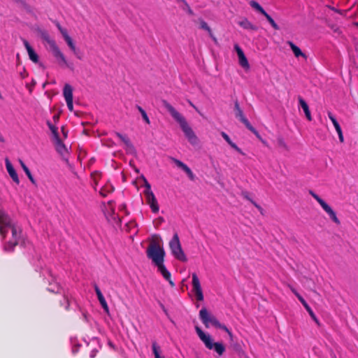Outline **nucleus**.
<instances>
[{"instance_id":"f257e3e1","label":"nucleus","mask_w":358,"mask_h":358,"mask_svg":"<svg viewBox=\"0 0 358 358\" xmlns=\"http://www.w3.org/2000/svg\"><path fill=\"white\" fill-rule=\"evenodd\" d=\"M8 222H4V219H0V235L4 239L7 235L8 229L11 230L12 239L5 243L3 246L4 251L11 252L14 251V248L18 245L19 240L21 237V229L17 227L12 222L10 217L6 214Z\"/></svg>"},{"instance_id":"f03ea898","label":"nucleus","mask_w":358,"mask_h":358,"mask_svg":"<svg viewBox=\"0 0 358 358\" xmlns=\"http://www.w3.org/2000/svg\"><path fill=\"white\" fill-rule=\"evenodd\" d=\"M162 105L169 112L173 118L178 122L185 136L192 145H196L199 142L198 138L192 129L189 126L185 118L178 112L167 101L162 100Z\"/></svg>"},{"instance_id":"7ed1b4c3","label":"nucleus","mask_w":358,"mask_h":358,"mask_svg":"<svg viewBox=\"0 0 358 358\" xmlns=\"http://www.w3.org/2000/svg\"><path fill=\"white\" fill-rule=\"evenodd\" d=\"M161 241L159 235H153L146 250L147 257L152 260L155 266L164 262L166 252L164 248L159 244Z\"/></svg>"},{"instance_id":"20e7f679","label":"nucleus","mask_w":358,"mask_h":358,"mask_svg":"<svg viewBox=\"0 0 358 358\" xmlns=\"http://www.w3.org/2000/svg\"><path fill=\"white\" fill-rule=\"evenodd\" d=\"M38 34L41 38L50 45V48L52 55L56 59L59 60V64L67 66L68 63L64 54L59 50V47L56 44V42L50 37L48 31L45 30L40 29L38 30Z\"/></svg>"},{"instance_id":"39448f33","label":"nucleus","mask_w":358,"mask_h":358,"mask_svg":"<svg viewBox=\"0 0 358 358\" xmlns=\"http://www.w3.org/2000/svg\"><path fill=\"white\" fill-rule=\"evenodd\" d=\"M195 330L201 341L204 343L206 348L209 350H214L220 356H222L224 354L225 347L222 343H213L211 336L208 334H206L198 326L195 327Z\"/></svg>"},{"instance_id":"423d86ee","label":"nucleus","mask_w":358,"mask_h":358,"mask_svg":"<svg viewBox=\"0 0 358 358\" xmlns=\"http://www.w3.org/2000/svg\"><path fill=\"white\" fill-rule=\"evenodd\" d=\"M169 248L172 255L176 259L182 262L187 261V258L182 249L179 236L177 233L173 234V238L170 241Z\"/></svg>"},{"instance_id":"0eeeda50","label":"nucleus","mask_w":358,"mask_h":358,"mask_svg":"<svg viewBox=\"0 0 358 358\" xmlns=\"http://www.w3.org/2000/svg\"><path fill=\"white\" fill-rule=\"evenodd\" d=\"M141 178L143 180L144 187H145L143 193L146 203L150 206L152 211L154 213H157L159 212V208L157 199L151 189V185L143 176H141Z\"/></svg>"},{"instance_id":"6e6552de","label":"nucleus","mask_w":358,"mask_h":358,"mask_svg":"<svg viewBox=\"0 0 358 358\" xmlns=\"http://www.w3.org/2000/svg\"><path fill=\"white\" fill-rule=\"evenodd\" d=\"M234 112L236 117L238 118L247 129L252 131L256 136L259 138L260 136L258 131L251 125L248 120L244 115L243 111L241 108L238 101L234 102Z\"/></svg>"},{"instance_id":"1a4fd4ad","label":"nucleus","mask_w":358,"mask_h":358,"mask_svg":"<svg viewBox=\"0 0 358 358\" xmlns=\"http://www.w3.org/2000/svg\"><path fill=\"white\" fill-rule=\"evenodd\" d=\"M309 193L320 203L322 209L329 215L332 221L336 224H339L341 223L340 220L337 217L336 214L333 209L314 192L310 191Z\"/></svg>"},{"instance_id":"9d476101","label":"nucleus","mask_w":358,"mask_h":358,"mask_svg":"<svg viewBox=\"0 0 358 358\" xmlns=\"http://www.w3.org/2000/svg\"><path fill=\"white\" fill-rule=\"evenodd\" d=\"M199 318L206 328H209L210 325L215 327L219 322L218 320L205 307L200 310Z\"/></svg>"},{"instance_id":"9b49d317","label":"nucleus","mask_w":358,"mask_h":358,"mask_svg":"<svg viewBox=\"0 0 358 358\" xmlns=\"http://www.w3.org/2000/svg\"><path fill=\"white\" fill-rule=\"evenodd\" d=\"M192 291L196 295L197 301H201L203 300V294L201 287L199 279L196 273H192Z\"/></svg>"},{"instance_id":"f8f14e48","label":"nucleus","mask_w":358,"mask_h":358,"mask_svg":"<svg viewBox=\"0 0 358 358\" xmlns=\"http://www.w3.org/2000/svg\"><path fill=\"white\" fill-rule=\"evenodd\" d=\"M234 49L238 57L239 64L245 69H249L250 65L241 47L238 44L234 45Z\"/></svg>"},{"instance_id":"ddd939ff","label":"nucleus","mask_w":358,"mask_h":358,"mask_svg":"<svg viewBox=\"0 0 358 358\" xmlns=\"http://www.w3.org/2000/svg\"><path fill=\"white\" fill-rule=\"evenodd\" d=\"M171 161L180 169H181L182 170H183L186 173L187 175L188 176L189 178L191 180H194L195 179V176L194 174L193 173V172L192 171V170L185 164L183 163L182 162H181L180 160L178 159H176V158H173L172 157L171 158Z\"/></svg>"},{"instance_id":"4468645a","label":"nucleus","mask_w":358,"mask_h":358,"mask_svg":"<svg viewBox=\"0 0 358 358\" xmlns=\"http://www.w3.org/2000/svg\"><path fill=\"white\" fill-rule=\"evenodd\" d=\"M164 262L163 263H161L158 265H156V266L158 268V271L160 272V273L162 275V276L164 277V278L165 280H166L169 285L171 286V287H174L175 286V284L173 282V281L171 280V273L166 269V266H164Z\"/></svg>"},{"instance_id":"2eb2a0df","label":"nucleus","mask_w":358,"mask_h":358,"mask_svg":"<svg viewBox=\"0 0 358 358\" xmlns=\"http://www.w3.org/2000/svg\"><path fill=\"white\" fill-rule=\"evenodd\" d=\"M23 44L28 52L30 60H31L34 63H38L39 61L38 55L34 51L33 48L29 45V42L27 40L23 39Z\"/></svg>"},{"instance_id":"dca6fc26","label":"nucleus","mask_w":358,"mask_h":358,"mask_svg":"<svg viewBox=\"0 0 358 358\" xmlns=\"http://www.w3.org/2000/svg\"><path fill=\"white\" fill-rule=\"evenodd\" d=\"M115 135L124 143L126 146V150L129 153H134L136 152L134 145L130 141L129 138L120 133L116 132Z\"/></svg>"},{"instance_id":"f3484780","label":"nucleus","mask_w":358,"mask_h":358,"mask_svg":"<svg viewBox=\"0 0 358 358\" xmlns=\"http://www.w3.org/2000/svg\"><path fill=\"white\" fill-rule=\"evenodd\" d=\"M296 296L299 299V300L301 301V303L303 304L306 310L309 313L311 318L315 322V323L317 324V326H320V322H319L318 319L317 318L315 314L313 313L311 308L308 306V304L306 303V301L304 300V299L299 295V294L295 292Z\"/></svg>"},{"instance_id":"a211bd4d","label":"nucleus","mask_w":358,"mask_h":358,"mask_svg":"<svg viewBox=\"0 0 358 358\" xmlns=\"http://www.w3.org/2000/svg\"><path fill=\"white\" fill-rule=\"evenodd\" d=\"M5 162H6V167L8 174L13 179V180L16 184L18 185L20 183V180H19L18 176H17L13 166L12 165V164L10 163V162L9 161V159L8 158L6 159Z\"/></svg>"},{"instance_id":"6ab92c4d","label":"nucleus","mask_w":358,"mask_h":358,"mask_svg":"<svg viewBox=\"0 0 358 358\" xmlns=\"http://www.w3.org/2000/svg\"><path fill=\"white\" fill-rule=\"evenodd\" d=\"M94 290H95V292H96V294L97 295V298L99 299V301L100 304L101 305V306L103 308V310L106 313H108L109 312V308H108V303H107V302H106L103 295L102 294L99 287L96 284L94 285Z\"/></svg>"},{"instance_id":"aec40b11","label":"nucleus","mask_w":358,"mask_h":358,"mask_svg":"<svg viewBox=\"0 0 358 358\" xmlns=\"http://www.w3.org/2000/svg\"><path fill=\"white\" fill-rule=\"evenodd\" d=\"M298 101H299L300 106L302 108V109L305 113V115H306L307 120L309 121H311L312 116H311V113L309 110V106H308V103L301 96H298Z\"/></svg>"},{"instance_id":"412c9836","label":"nucleus","mask_w":358,"mask_h":358,"mask_svg":"<svg viewBox=\"0 0 358 358\" xmlns=\"http://www.w3.org/2000/svg\"><path fill=\"white\" fill-rule=\"evenodd\" d=\"M287 43L289 45V46L292 49V50L296 57H302L306 59H307V56L306 55V54H304L301 50V49L298 46H296L292 41H289L287 42Z\"/></svg>"},{"instance_id":"4be33fe9","label":"nucleus","mask_w":358,"mask_h":358,"mask_svg":"<svg viewBox=\"0 0 358 358\" xmlns=\"http://www.w3.org/2000/svg\"><path fill=\"white\" fill-rule=\"evenodd\" d=\"M63 95L66 101L73 100V88L69 84H65L63 89Z\"/></svg>"},{"instance_id":"5701e85b","label":"nucleus","mask_w":358,"mask_h":358,"mask_svg":"<svg viewBox=\"0 0 358 358\" xmlns=\"http://www.w3.org/2000/svg\"><path fill=\"white\" fill-rule=\"evenodd\" d=\"M221 136H222V138L227 142V143L232 148H234L236 151H237L238 152H239L240 154L241 155H244V153L243 152V151L241 150V148H239L234 143H233L231 141V140L230 139L229 136L224 131H222L221 132Z\"/></svg>"},{"instance_id":"b1692460","label":"nucleus","mask_w":358,"mask_h":358,"mask_svg":"<svg viewBox=\"0 0 358 358\" xmlns=\"http://www.w3.org/2000/svg\"><path fill=\"white\" fill-rule=\"evenodd\" d=\"M238 24L245 29L257 31V27L252 24L248 19H243L238 22Z\"/></svg>"},{"instance_id":"393cba45","label":"nucleus","mask_w":358,"mask_h":358,"mask_svg":"<svg viewBox=\"0 0 358 358\" xmlns=\"http://www.w3.org/2000/svg\"><path fill=\"white\" fill-rule=\"evenodd\" d=\"M20 164L23 171L26 173L27 176L29 179V180L31 182V183L36 184V181H35L34 178H33L31 173L29 171V168L25 165V164L22 160H20Z\"/></svg>"},{"instance_id":"a878e982","label":"nucleus","mask_w":358,"mask_h":358,"mask_svg":"<svg viewBox=\"0 0 358 358\" xmlns=\"http://www.w3.org/2000/svg\"><path fill=\"white\" fill-rule=\"evenodd\" d=\"M56 150L60 154H63L66 150L65 145L63 143L60 138L55 140Z\"/></svg>"},{"instance_id":"bb28decb","label":"nucleus","mask_w":358,"mask_h":358,"mask_svg":"<svg viewBox=\"0 0 358 358\" xmlns=\"http://www.w3.org/2000/svg\"><path fill=\"white\" fill-rule=\"evenodd\" d=\"M328 114V117L330 119V120L331 121V122L333 123L334 127H335V129L336 131V132H339L341 131H342L341 129V127L339 124V123L338 122V121L336 120V117H334V115L332 114L331 112L329 111L327 113Z\"/></svg>"},{"instance_id":"cd10ccee","label":"nucleus","mask_w":358,"mask_h":358,"mask_svg":"<svg viewBox=\"0 0 358 358\" xmlns=\"http://www.w3.org/2000/svg\"><path fill=\"white\" fill-rule=\"evenodd\" d=\"M250 5L252 8L255 9L257 12H259L262 15H264V14H266V12L258 2L255 1H251L250 2Z\"/></svg>"},{"instance_id":"c85d7f7f","label":"nucleus","mask_w":358,"mask_h":358,"mask_svg":"<svg viewBox=\"0 0 358 358\" xmlns=\"http://www.w3.org/2000/svg\"><path fill=\"white\" fill-rule=\"evenodd\" d=\"M152 349L155 358H164V357L160 355V347L155 341L152 342Z\"/></svg>"},{"instance_id":"c756f323","label":"nucleus","mask_w":358,"mask_h":358,"mask_svg":"<svg viewBox=\"0 0 358 358\" xmlns=\"http://www.w3.org/2000/svg\"><path fill=\"white\" fill-rule=\"evenodd\" d=\"M47 124L53 135L54 139L55 140L60 138L57 131V127L52 124L50 121H48Z\"/></svg>"},{"instance_id":"7c9ffc66","label":"nucleus","mask_w":358,"mask_h":358,"mask_svg":"<svg viewBox=\"0 0 358 358\" xmlns=\"http://www.w3.org/2000/svg\"><path fill=\"white\" fill-rule=\"evenodd\" d=\"M200 28L202 29L206 30L209 33L210 36L212 38H213V39L215 41V38L213 36V33H212L211 29L208 25V24L204 20H200Z\"/></svg>"},{"instance_id":"2f4dec72","label":"nucleus","mask_w":358,"mask_h":358,"mask_svg":"<svg viewBox=\"0 0 358 358\" xmlns=\"http://www.w3.org/2000/svg\"><path fill=\"white\" fill-rule=\"evenodd\" d=\"M136 108H137L138 110L141 113L143 120L148 124H150V119H149L146 112L145 111V110L140 106H136Z\"/></svg>"},{"instance_id":"473e14b6","label":"nucleus","mask_w":358,"mask_h":358,"mask_svg":"<svg viewBox=\"0 0 358 358\" xmlns=\"http://www.w3.org/2000/svg\"><path fill=\"white\" fill-rule=\"evenodd\" d=\"M215 328L222 329V330L224 331L225 332H227L228 334V335L229 336L230 339L232 340V338H233L232 332L224 324H221L219 322L217 323V326L215 327Z\"/></svg>"},{"instance_id":"72a5a7b5","label":"nucleus","mask_w":358,"mask_h":358,"mask_svg":"<svg viewBox=\"0 0 358 358\" xmlns=\"http://www.w3.org/2000/svg\"><path fill=\"white\" fill-rule=\"evenodd\" d=\"M264 16L266 18L268 22L270 23V24L274 29L279 30V26L275 22L273 19L267 13H266V14H264Z\"/></svg>"},{"instance_id":"f704fd0d","label":"nucleus","mask_w":358,"mask_h":358,"mask_svg":"<svg viewBox=\"0 0 358 358\" xmlns=\"http://www.w3.org/2000/svg\"><path fill=\"white\" fill-rule=\"evenodd\" d=\"M277 144L278 147L282 148L287 151L289 150V147L287 146V143L285 142L284 139L282 137L278 138Z\"/></svg>"},{"instance_id":"c9c22d12","label":"nucleus","mask_w":358,"mask_h":358,"mask_svg":"<svg viewBox=\"0 0 358 358\" xmlns=\"http://www.w3.org/2000/svg\"><path fill=\"white\" fill-rule=\"evenodd\" d=\"M69 47L73 52V53L76 55V56L77 57L78 59H82V57L79 55L78 52L77 51V49H76V47L74 43H73L72 44L69 45Z\"/></svg>"},{"instance_id":"e433bc0d","label":"nucleus","mask_w":358,"mask_h":358,"mask_svg":"<svg viewBox=\"0 0 358 358\" xmlns=\"http://www.w3.org/2000/svg\"><path fill=\"white\" fill-rule=\"evenodd\" d=\"M114 190V188L113 187H111V190L110 191H107L106 190V187L105 188H101V190L99 191V194L103 196V197H106L107 196V195L109 194V193H111L113 192Z\"/></svg>"},{"instance_id":"4c0bfd02","label":"nucleus","mask_w":358,"mask_h":358,"mask_svg":"<svg viewBox=\"0 0 358 358\" xmlns=\"http://www.w3.org/2000/svg\"><path fill=\"white\" fill-rule=\"evenodd\" d=\"M59 31L64 37V40L70 37L66 29L62 28L59 30Z\"/></svg>"},{"instance_id":"58836bf2","label":"nucleus","mask_w":358,"mask_h":358,"mask_svg":"<svg viewBox=\"0 0 358 358\" xmlns=\"http://www.w3.org/2000/svg\"><path fill=\"white\" fill-rule=\"evenodd\" d=\"M59 31L64 37V40L70 37L66 29L62 28L59 30Z\"/></svg>"},{"instance_id":"ea45409f","label":"nucleus","mask_w":358,"mask_h":358,"mask_svg":"<svg viewBox=\"0 0 358 358\" xmlns=\"http://www.w3.org/2000/svg\"><path fill=\"white\" fill-rule=\"evenodd\" d=\"M251 203H252L257 208V210H259V211L261 213V214H263L264 210H263V208L259 204H257L253 200H251Z\"/></svg>"},{"instance_id":"a19ab883","label":"nucleus","mask_w":358,"mask_h":358,"mask_svg":"<svg viewBox=\"0 0 358 358\" xmlns=\"http://www.w3.org/2000/svg\"><path fill=\"white\" fill-rule=\"evenodd\" d=\"M66 105H67L68 109H69L70 111H73V100L66 101Z\"/></svg>"},{"instance_id":"79ce46f5","label":"nucleus","mask_w":358,"mask_h":358,"mask_svg":"<svg viewBox=\"0 0 358 358\" xmlns=\"http://www.w3.org/2000/svg\"><path fill=\"white\" fill-rule=\"evenodd\" d=\"M243 197L247 200H248L250 202H251V200H252L250 196H249V193L247 192V191H243L241 193Z\"/></svg>"},{"instance_id":"37998d69","label":"nucleus","mask_w":358,"mask_h":358,"mask_svg":"<svg viewBox=\"0 0 358 358\" xmlns=\"http://www.w3.org/2000/svg\"><path fill=\"white\" fill-rule=\"evenodd\" d=\"M6 213L3 210L0 209V219L2 220L3 218L6 220L4 222H8V218H6Z\"/></svg>"},{"instance_id":"c03bdc74","label":"nucleus","mask_w":358,"mask_h":358,"mask_svg":"<svg viewBox=\"0 0 358 358\" xmlns=\"http://www.w3.org/2000/svg\"><path fill=\"white\" fill-rule=\"evenodd\" d=\"M338 135V138H339V141L343 143L344 141V138H343V132L342 131H339V132H337Z\"/></svg>"},{"instance_id":"a18cd8bd","label":"nucleus","mask_w":358,"mask_h":358,"mask_svg":"<svg viewBox=\"0 0 358 358\" xmlns=\"http://www.w3.org/2000/svg\"><path fill=\"white\" fill-rule=\"evenodd\" d=\"M65 41L66 42L68 45H70L71 44H72L73 43V41L71 37L65 39Z\"/></svg>"},{"instance_id":"49530a36","label":"nucleus","mask_w":358,"mask_h":358,"mask_svg":"<svg viewBox=\"0 0 358 358\" xmlns=\"http://www.w3.org/2000/svg\"><path fill=\"white\" fill-rule=\"evenodd\" d=\"M55 25L56 27H57V29H59V31L62 29L63 27L60 25V24L58 22H55Z\"/></svg>"},{"instance_id":"de8ad7c7","label":"nucleus","mask_w":358,"mask_h":358,"mask_svg":"<svg viewBox=\"0 0 358 358\" xmlns=\"http://www.w3.org/2000/svg\"><path fill=\"white\" fill-rule=\"evenodd\" d=\"M126 208V204H122L120 206V208L122 210V209H124Z\"/></svg>"},{"instance_id":"09e8293b","label":"nucleus","mask_w":358,"mask_h":358,"mask_svg":"<svg viewBox=\"0 0 358 358\" xmlns=\"http://www.w3.org/2000/svg\"><path fill=\"white\" fill-rule=\"evenodd\" d=\"M0 142H4V138L2 135L0 134Z\"/></svg>"},{"instance_id":"8fccbe9b","label":"nucleus","mask_w":358,"mask_h":358,"mask_svg":"<svg viewBox=\"0 0 358 358\" xmlns=\"http://www.w3.org/2000/svg\"><path fill=\"white\" fill-rule=\"evenodd\" d=\"M162 307L163 310L164 311V313H165L166 314H168L167 310H166V308H164V306L163 305H162Z\"/></svg>"},{"instance_id":"3c124183","label":"nucleus","mask_w":358,"mask_h":358,"mask_svg":"<svg viewBox=\"0 0 358 358\" xmlns=\"http://www.w3.org/2000/svg\"><path fill=\"white\" fill-rule=\"evenodd\" d=\"M66 302H67V306H66V310H68L69 306V303L68 299H66Z\"/></svg>"},{"instance_id":"603ef678","label":"nucleus","mask_w":358,"mask_h":358,"mask_svg":"<svg viewBox=\"0 0 358 358\" xmlns=\"http://www.w3.org/2000/svg\"><path fill=\"white\" fill-rule=\"evenodd\" d=\"M58 118H59V117H58V116H57V115H55V116L53 117V119H54V120H55V121L56 120H58Z\"/></svg>"},{"instance_id":"864d4df0","label":"nucleus","mask_w":358,"mask_h":358,"mask_svg":"<svg viewBox=\"0 0 358 358\" xmlns=\"http://www.w3.org/2000/svg\"><path fill=\"white\" fill-rule=\"evenodd\" d=\"M94 356H95V354L92 352V354H91V355H90V357H91L92 358H94Z\"/></svg>"},{"instance_id":"5fc2aeb1","label":"nucleus","mask_w":358,"mask_h":358,"mask_svg":"<svg viewBox=\"0 0 358 358\" xmlns=\"http://www.w3.org/2000/svg\"><path fill=\"white\" fill-rule=\"evenodd\" d=\"M111 187H112V186H110V187H109V188H108V187H106V190H107V191H110V190H111Z\"/></svg>"},{"instance_id":"6e6d98bb","label":"nucleus","mask_w":358,"mask_h":358,"mask_svg":"<svg viewBox=\"0 0 358 358\" xmlns=\"http://www.w3.org/2000/svg\"><path fill=\"white\" fill-rule=\"evenodd\" d=\"M62 131H63L64 134L66 136V132H64V127H62Z\"/></svg>"},{"instance_id":"4d7b16f0","label":"nucleus","mask_w":358,"mask_h":358,"mask_svg":"<svg viewBox=\"0 0 358 358\" xmlns=\"http://www.w3.org/2000/svg\"><path fill=\"white\" fill-rule=\"evenodd\" d=\"M162 221H163V218H161V219L159 220V222H162Z\"/></svg>"},{"instance_id":"13d9d810","label":"nucleus","mask_w":358,"mask_h":358,"mask_svg":"<svg viewBox=\"0 0 358 358\" xmlns=\"http://www.w3.org/2000/svg\"><path fill=\"white\" fill-rule=\"evenodd\" d=\"M162 221H163V218H161V219L159 220V222H162Z\"/></svg>"},{"instance_id":"bf43d9fd","label":"nucleus","mask_w":358,"mask_h":358,"mask_svg":"<svg viewBox=\"0 0 358 358\" xmlns=\"http://www.w3.org/2000/svg\"><path fill=\"white\" fill-rule=\"evenodd\" d=\"M357 25H358V22H357Z\"/></svg>"}]
</instances>
